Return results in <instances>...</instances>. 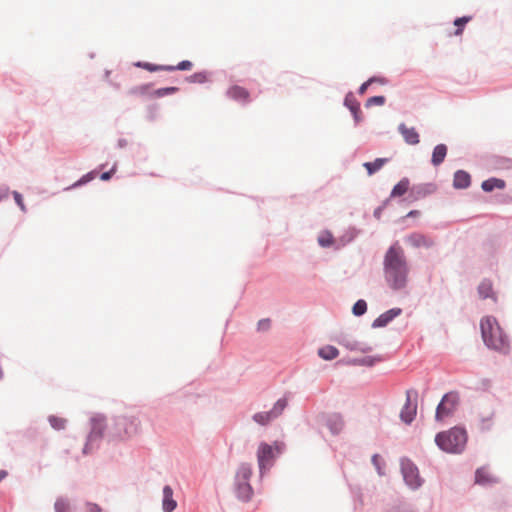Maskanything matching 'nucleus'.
<instances>
[{
    "label": "nucleus",
    "instance_id": "f257e3e1",
    "mask_svg": "<svg viewBox=\"0 0 512 512\" xmlns=\"http://www.w3.org/2000/svg\"><path fill=\"white\" fill-rule=\"evenodd\" d=\"M384 277L393 290L404 289L408 281L409 268L404 250L394 243L386 252L383 261Z\"/></svg>",
    "mask_w": 512,
    "mask_h": 512
},
{
    "label": "nucleus",
    "instance_id": "f03ea898",
    "mask_svg": "<svg viewBox=\"0 0 512 512\" xmlns=\"http://www.w3.org/2000/svg\"><path fill=\"white\" fill-rule=\"evenodd\" d=\"M484 343L491 349L507 353L510 348L508 336L494 317L487 316L480 323Z\"/></svg>",
    "mask_w": 512,
    "mask_h": 512
},
{
    "label": "nucleus",
    "instance_id": "7ed1b4c3",
    "mask_svg": "<svg viewBox=\"0 0 512 512\" xmlns=\"http://www.w3.org/2000/svg\"><path fill=\"white\" fill-rule=\"evenodd\" d=\"M435 442L444 452L459 454L466 446L467 433L462 428L454 427L448 431L438 433Z\"/></svg>",
    "mask_w": 512,
    "mask_h": 512
},
{
    "label": "nucleus",
    "instance_id": "20e7f679",
    "mask_svg": "<svg viewBox=\"0 0 512 512\" xmlns=\"http://www.w3.org/2000/svg\"><path fill=\"white\" fill-rule=\"evenodd\" d=\"M284 443L274 442L269 445L266 442H261L257 449V461L261 472L270 469L274 463L277 454L282 453L284 450Z\"/></svg>",
    "mask_w": 512,
    "mask_h": 512
},
{
    "label": "nucleus",
    "instance_id": "39448f33",
    "mask_svg": "<svg viewBox=\"0 0 512 512\" xmlns=\"http://www.w3.org/2000/svg\"><path fill=\"white\" fill-rule=\"evenodd\" d=\"M140 430V421L134 416H120L116 418L112 427V435L125 439L136 435Z\"/></svg>",
    "mask_w": 512,
    "mask_h": 512
},
{
    "label": "nucleus",
    "instance_id": "423d86ee",
    "mask_svg": "<svg viewBox=\"0 0 512 512\" xmlns=\"http://www.w3.org/2000/svg\"><path fill=\"white\" fill-rule=\"evenodd\" d=\"M459 404V395L457 392H449L445 394L437 406L435 419L443 421L447 417L453 415Z\"/></svg>",
    "mask_w": 512,
    "mask_h": 512
},
{
    "label": "nucleus",
    "instance_id": "0eeeda50",
    "mask_svg": "<svg viewBox=\"0 0 512 512\" xmlns=\"http://www.w3.org/2000/svg\"><path fill=\"white\" fill-rule=\"evenodd\" d=\"M287 406L285 399H279L270 411L259 412L254 414L253 420L260 425H267L277 417H279Z\"/></svg>",
    "mask_w": 512,
    "mask_h": 512
},
{
    "label": "nucleus",
    "instance_id": "6e6552de",
    "mask_svg": "<svg viewBox=\"0 0 512 512\" xmlns=\"http://www.w3.org/2000/svg\"><path fill=\"white\" fill-rule=\"evenodd\" d=\"M401 471L403 478L408 486L412 489L418 488L422 480L419 476L418 468L408 459L401 461Z\"/></svg>",
    "mask_w": 512,
    "mask_h": 512
},
{
    "label": "nucleus",
    "instance_id": "1a4fd4ad",
    "mask_svg": "<svg viewBox=\"0 0 512 512\" xmlns=\"http://www.w3.org/2000/svg\"><path fill=\"white\" fill-rule=\"evenodd\" d=\"M406 242L414 248H430L434 242L431 238L421 233H412L406 237Z\"/></svg>",
    "mask_w": 512,
    "mask_h": 512
},
{
    "label": "nucleus",
    "instance_id": "9d476101",
    "mask_svg": "<svg viewBox=\"0 0 512 512\" xmlns=\"http://www.w3.org/2000/svg\"><path fill=\"white\" fill-rule=\"evenodd\" d=\"M416 413H417V403L411 401L410 393L407 392L406 403L401 410L400 418L403 422L410 424L414 420Z\"/></svg>",
    "mask_w": 512,
    "mask_h": 512
},
{
    "label": "nucleus",
    "instance_id": "9b49d317",
    "mask_svg": "<svg viewBox=\"0 0 512 512\" xmlns=\"http://www.w3.org/2000/svg\"><path fill=\"white\" fill-rule=\"evenodd\" d=\"M398 131L407 144L416 145L419 143V134L414 127H407L404 123H401L398 126Z\"/></svg>",
    "mask_w": 512,
    "mask_h": 512
},
{
    "label": "nucleus",
    "instance_id": "f8f14e48",
    "mask_svg": "<svg viewBox=\"0 0 512 512\" xmlns=\"http://www.w3.org/2000/svg\"><path fill=\"white\" fill-rule=\"evenodd\" d=\"M227 95L231 99L238 101V102H242V103L249 102L250 94H249L248 90H246L245 88L238 86V85H234V86L230 87L227 91Z\"/></svg>",
    "mask_w": 512,
    "mask_h": 512
},
{
    "label": "nucleus",
    "instance_id": "ddd939ff",
    "mask_svg": "<svg viewBox=\"0 0 512 512\" xmlns=\"http://www.w3.org/2000/svg\"><path fill=\"white\" fill-rule=\"evenodd\" d=\"M177 506L176 501L173 499V490L170 486L163 488V501L162 508L164 512H172Z\"/></svg>",
    "mask_w": 512,
    "mask_h": 512
},
{
    "label": "nucleus",
    "instance_id": "4468645a",
    "mask_svg": "<svg viewBox=\"0 0 512 512\" xmlns=\"http://www.w3.org/2000/svg\"><path fill=\"white\" fill-rule=\"evenodd\" d=\"M471 177L469 173L463 170H458L454 174L453 186L456 189H466L470 186Z\"/></svg>",
    "mask_w": 512,
    "mask_h": 512
},
{
    "label": "nucleus",
    "instance_id": "2eb2a0df",
    "mask_svg": "<svg viewBox=\"0 0 512 512\" xmlns=\"http://www.w3.org/2000/svg\"><path fill=\"white\" fill-rule=\"evenodd\" d=\"M401 309L393 308L381 314L373 323V327H384L396 316L400 315Z\"/></svg>",
    "mask_w": 512,
    "mask_h": 512
},
{
    "label": "nucleus",
    "instance_id": "dca6fc26",
    "mask_svg": "<svg viewBox=\"0 0 512 512\" xmlns=\"http://www.w3.org/2000/svg\"><path fill=\"white\" fill-rule=\"evenodd\" d=\"M327 425L330 431L334 434H338L344 427V421L340 414H332L327 419Z\"/></svg>",
    "mask_w": 512,
    "mask_h": 512
},
{
    "label": "nucleus",
    "instance_id": "f3484780",
    "mask_svg": "<svg viewBox=\"0 0 512 512\" xmlns=\"http://www.w3.org/2000/svg\"><path fill=\"white\" fill-rule=\"evenodd\" d=\"M447 155V146L445 144H438L432 153L431 162L434 166H439Z\"/></svg>",
    "mask_w": 512,
    "mask_h": 512
},
{
    "label": "nucleus",
    "instance_id": "a211bd4d",
    "mask_svg": "<svg viewBox=\"0 0 512 512\" xmlns=\"http://www.w3.org/2000/svg\"><path fill=\"white\" fill-rule=\"evenodd\" d=\"M475 482L484 485L494 483L496 479L490 474L488 469L482 467L476 470Z\"/></svg>",
    "mask_w": 512,
    "mask_h": 512
},
{
    "label": "nucleus",
    "instance_id": "6ab92c4d",
    "mask_svg": "<svg viewBox=\"0 0 512 512\" xmlns=\"http://www.w3.org/2000/svg\"><path fill=\"white\" fill-rule=\"evenodd\" d=\"M482 189L486 192H491L494 189H503L505 187V181L498 178H490L482 182Z\"/></svg>",
    "mask_w": 512,
    "mask_h": 512
},
{
    "label": "nucleus",
    "instance_id": "aec40b11",
    "mask_svg": "<svg viewBox=\"0 0 512 512\" xmlns=\"http://www.w3.org/2000/svg\"><path fill=\"white\" fill-rule=\"evenodd\" d=\"M318 354L324 360L335 359L339 355V351L336 347L327 345L319 349Z\"/></svg>",
    "mask_w": 512,
    "mask_h": 512
},
{
    "label": "nucleus",
    "instance_id": "412c9836",
    "mask_svg": "<svg viewBox=\"0 0 512 512\" xmlns=\"http://www.w3.org/2000/svg\"><path fill=\"white\" fill-rule=\"evenodd\" d=\"M478 293L483 299L494 298L492 283L488 280L482 281L478 286Z\"/></svg>",
    "mask_w": 512,
    "mask_h": 512
},
{
    "label": "nucleus",
    "instance_id": "4be33fe9",
    "mask_svg": "<svg viewBox=\"0 0 512 512\" xmlns=\"http://www.w3.org/2000/svg\"><path fill=\"white\" fill-rule=\"evenodd\" d=\"M387 162L386 158H377L374 162H366L364 163V167L366 168L369 175L374 174L378 170H380L383 165Z\"/></svg>",
    "mask_w": 512,
    "mask_h": 512
},
{
    "label": "nucleus",
    "instance_id": "5701e85b",
    "mask_svg": "<svg viewBox=\"0 0 512 512\" xmlns=\"http://www.w3.org/2000/svg\"><path fill=\"white\" fill-rule=\"evenodd\" d=\"M408 187H409V181L407 179L401 180L394 186V188L391 192V196L397 197V196L404 195L407 192Z\"/></svg>",
    "mask_w": 512,
    "mask_h": 512
},
{
    "label": "nucleus",
    "instance_id": "b1692460",
    "mask_svg": "<svg viewBox=\"0 0 512 512\" xmlns=\"http://www.w3.org/2000/svg\"><path fill=\"white\" fill-rule=\"evenodd\" d=\"M239 498L242 500H248L251 497L252 489L248 482L239 483L237 488Z\"/></svg>",
    "mask_w": 512,
    "mask_h": 512
},
{
    "label": "nucleus",
    "instance_id": "393cba45",
    "mask_svg": "<svg viewBox=\"0 0 512 512\" xmlns=\"http://www.w3.org/2000/svg\"><path fill=\"white\" fill-rule=\"evenodd\" d=\"M137 66L144 68L147 71L154 72V71H172V68L170 65H154L148 62L145 63H138Z\"/></svg>",
    "mask_w": 512,
    "mask_h": 512
},
{
    "label": "nucleus",
    "instance_id": "a878e982",
    "mask_svg": "<svg viewBox=\"0 0 512 512\" xmlns=\"http://www.w3.org/2000/svg\"><path fill=\"white\" fill-rule=\"evenodd\" d=\"M252 474L251 467L248 464H242L237 471V478L247 482Z\"/></svg>",
    "mask_w": 512,
    "mask_h": 512
},
{
    "label": "nucleus",
    "instance_id": "bb28decb",
    "mask_svg": "<svg viewBox=\"0 0 512 512\" xmlns=\"http://www.w3.org/2000/svg\"><path fill=\"white\" fill-rule=\"evenodd\" d=\"M471 20V17L470 16H464V17H460V18H457L455 21H454V25L456 26V30L454 32V35L456 36H459L462 34L463 32V29L465 27V25Z\"/></svg>",
    "mask_w": 512,
    "mask_h": 512
},
{
    "label": "nucleus",
    "instance_id": "cd10ccee",
    "mask_svg": "<svg viewBox=\"0 0 512 512\" xmlns=\"http://www.w3.org/2000/svg\"><path fill=\"white\" fill-rule=\"evenodd\" d=\"M54 507L56 512H69L70 504L67 499L59 498L56 500Z\"/></svg>",
    "mask_w": 512,
    "mask_h": 512
},
{
    "label": "nucleus",
    "instance_id": "c85d7f7f",
    "mask_svg": "<svg viewBox=\"0 0 512 512\" xmlns=\"http://www.w3.org/2000/svg\"><path fill=\"white\" fill-rule=\"evenodd\" d=\"M49 423L56 430H61L65 428L66 420L56 416L49 417Z\"/></svg>",
    "mask_w": 512,
    "mask_h": 512
},
{
    "label": "nucleus",
    "instance_id": "c756f323",
    "mask_svg": "<svg viewBox=\"0 0 512 512\" xmlns=\"http://www.w3.org/2000/svg\"><path fill=\"white\" fill-rule=\"evenodd\" d=\"M367 310V304L364 300H358L353 306V313L356 316L363 315Z\"/></svg>",
    "mask_w": 512,
    "mask_h": 512
},
{
    "label": "nucleus",
    "instance_id": "7c9ffc66",
    "mask_svg": "<svg viewBox=\"0 0 512 512\" xmlns=\"http://www.w3.org/2000/svg\"><path fill=\"white\" fill-rule=\"evenodd\" d=\"M149 91H150V85L146 84V85H141V86H137V87L130 89L129 93L131 95L144 96V95H147L149 93Z\"/></svg>",
    "mask_w": 512,
    "mask_h": 512
},
{
    "label": "nucleus",
    "instance_id": "2f4dec72",
    "mask_svg": "<svg viewBox=\"0 0 512 512\" xmlns=\"http://www.w3.org/2000/svg\"><path fill=\"white\" fill-rule=\"evenodd\" d=\"M318 242L322 247H328L333 243V237L330 233H324L319 236Z\"/></svg>",
    "mask_w": 512,
    "mask_h": 512
},
{
    "label": "nucleus",
    "instance_id": "473e14b6",
    "mask_svg": "<svg viewBox=\"0 0 512 512\" xmlns=\"http://www.w3.org/2000/svg\"><path fill=\"white\" fill-rule=\"evenodd\" d=\"M178 91L177 87H166V88H160L154 91V95L156 97H163L167 94H172Z\"/></svg>",
    "mask_w": 512,
    "mask_h": 512
},
{
    "label": "nucleus",
    "instance_id": "72a5a7b5",
    "mask_svg": "<svg viewBox=\"0 0 512 512\" xmlns=\"http://www.w3.org/2000/svg\"><path fill=\"white\" fill-rule=\"evenodd\" d=\"M171 68H172V71L174 70H182V71H188V70H191L192 67H193V64L192 62L188 61V60H184V61H181L178 65L176 66H172L170 65Z\"/></svg>",
    "mask_w": 512,
    "mask_h": 512
},
{
    "label": "nucleus",
    "instance_id": "f704fd0d",
    "mask_svg": "<svg viewBox=\"0 0 512 512\" xmlns=\"http://www.w3.org/2000/svg\"><path fill=\"white\" fill-rule=\"evenodd\" d=\"M385 103V97L384 96H373V97H370L367 102H366V106L369 107V106H372V105H383Z\"/></svg>",
    "mask_w": 512,
    "mask_h": 512
},
{
    "label": "nucleus",
    "instance_id": "c9c22d12",
    "mask_svg": "<svg viewBox=\"0 0 512 512\" xmlns=\"http://www.w3.org/2000/svg\"><path fill=\"white\" fill-rule=\"evenodd\" d=\"M345 103L354 114L355 119H357V115L360 112L359 104L355 101H350L349 98H346Z\"/></svg>",
    "mask_w": 512,
    "mask_h": 512
},
{
    "label": "nucleus",
    "instance_id": "e433bc0d",
    "mask_svg": "<svg viewBox=\"0 0 512 512\" xmlns=\"http://www.w3.org/2000/svg\"><path fill=\"white\" fill-rule=\"evenodd\" d=\"M380 82V83H384V80L383 79H376V78H370L368 81L364 82L360 88H359V93L360 94H364L368 88V86L373 83V82Z\"/></svg>",
    "mask_w": 512,
    "mask_h": 512
},
{
    "label": "nucleus",
    "instance_id": "4c0bfd02",
    "mask_svg": "<svg viewBox=\"0 0 512 512\" xmlns=\"http://www.w3.org/2000/svg\"><path fill=\"white\" fill-rule=\"evenodd\" d=\"M94 173L93 172H90L86 175H84L79 181H77L76 183L73 184V187H76V186H79V185H82V184H85L87 182H89L90 180L94 179Z\"/></svg>",
    "mask_w": 512,
    "mask_h": 512
},
{
    "label": "nucleus",
    "instance_id": "58836bf2",
    "mask_svg": "<svg viewBox=\"0 0 512 512\" xmlns=\"http://www.w3.org/2000/svg\"><path fill=\"white\" fill-rule=\"evenodd\" d=\"M13 196H14V199H15V202L17 203V205L20 207V209L22 211L25 212L26 211V207L24 205L22 195L20 193H18L17 191H14L13 192Z\"/></svg>",
    "mask_w": 512,
    "mask_h": 512
},
{
    "label": "nucleus",
    "instance_id": "ea45409f",
    "mask_svg": "<svg viewBox=\"0 0 512 512\" xmlns=\"http://www.w3.org/2000/svg\"><path fill=\"white\" fill-rule=\"evenodd\" d=\"M379 361H381L380 358L365 357V358L359 360L358 363L359 364H363V365L372 366V365H374L375 362H379Z\"/></svg>",
    "mask_w": 512,
    "mask_h": 512
},
{
    "label": "nucleus",
    "instance_id": "a19ab883",
    "mask_svg": "<svg viewBox=\"0 0 512 512\" xmlns=\"http://www.w3.org/2000/svg\"><path fill=\"white\" fill-rule=\"evenodd\" d=\"M270 328V320L262 319L258 322V330H268Z\"/></svg>",
    "mask_w": 512,
    "mask_h": 512
},
{
    "label": "nucleus",
    "instance_id": "79ce46f5",
    "mask_svg": "<svg viewBox=\"0 0 512 512\" xmlns=\"http://www.w3.org/2000/svg\"><path fill=\"white\" fill-rule=\"evenodd\" d=\"M191 79H192L193 82H200V83H202V82H204L206 80V77L202 73H196L193 76H191Z\"/></svg>",
    "mask_w": 512,
    "mask_h": 512
},
{
    "label": "nucleus",
    "instance_id": "37998d69",
    "mask_svg": "<svg viewBox=\"0 0 512 512\" xmlns=\"http://www.w3.org/2000/svg\"><path fill=\"white\" fill-rule=\"evenodd\" d=\"M87 512H101V508L97 504L88 503Z\"/></svg>",
    "mask_w": 512,
    "mask_h": 512
},
{
    "label": "nucleus",
    "instance_id": "c03bdc74",
    "mask_svg": "<svg viewBox=\"0 0 512 512\" xmlns=\"http://www.w3.org/2000/svg\"><path fill=\"white\" fill-rule=\"evenodd\" d=\"M114 171H115V169L112 168L110 171L102 173L100 176V179L103 181L109 180L111 178L112 174L114 173Z\"/></svg>",
    "mask_w": 512,
    "mask_h": 512
},
{
    "label": "nucleus",
    "instance_id": "a18cd8bd",
    "mask_svg": "<svg viewBox=\"0 0 512 512\" xmlns=\"http://www.w3.org/2000/svg\"><path fill=\"white\" fill-rule=\"evenodd\" d=\"M380 460H381V459H380V457H379L378 455H374V456L372 457V462H373V464L376 466V468H377V470H378V473H379V474H382L381 469H380Z\"/></svg>",
    "mask_w": 512,
    "mask_h": 512
},
{
    "label": "nucleus",
    "instance_id": "49530a36",
    "mask_svg": "<svg viewBox=\"0 0 512 512\" xmlns=\"http://www.w3.org/2000/svg\"><path fill=\"white\" fill-rule=\"evenodd\" d=\"M420 214V212L418 210H413V211H410L408 214H407V217H416Z\"/></svg>",
    "mask_w": 512,
    "mask_h": 512
},
{
    "label": "nucleus",
    "instance_id": "de8ad7c7",
    "mask_svg": "<svg viewBox=\"0 0 512 512\" xmlns=\"http://www.w3.org/2000/svg\"><path fill=\"white\" fill-rule=\"evenodd\" d=\"M5 476H6V472L1 471V472H0V480H1L3 477H5Z\"/></svg>",
    "mask_w": 512,
    "mask_h": 512
}]
</instances>
